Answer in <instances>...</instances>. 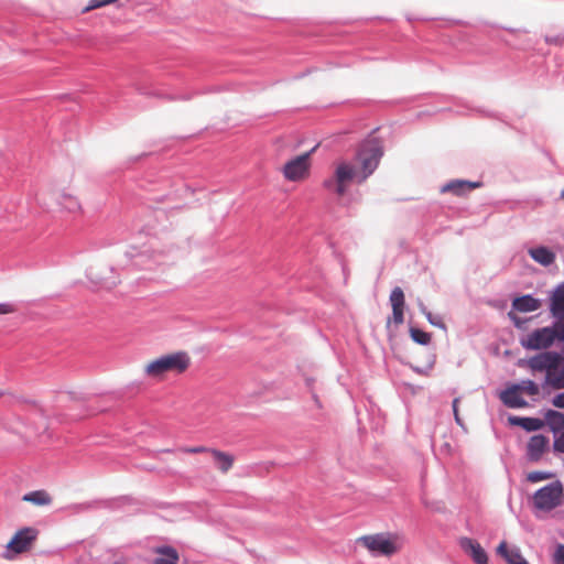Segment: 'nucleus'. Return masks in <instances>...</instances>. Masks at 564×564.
Masks as SVG:
<instances>
[{
	"mask_svg": "<svg viewBox=\"0 0 564 564\" xmlns=\"http://www.w3.org/2000/svg\"><path fill=\"white\" fill-rule=\"evenodd\" d=\"M563 484L560 480L547 484L533 495V506L538 510L551 511L561 503Z\"/></svg>",
	"mask_w": 564,
	"mask_h": 564,
	"instance_id": "nucleus-4",
	"label": "nucleus"
},
{
	"mask_svg": "<svg viewBox=\"0 0 564 564\" xmlns=\"http://www.w3.org/2000/svg\"><path fill=\"white\" fill-rule=\"evenodd\" d=\"M497 553L502 556L508 564H528L520 549L518 546L509 547L505 541L498 545Z\"/></svg>",
	"mask_w": 564,
	"mask_h": 564,
	"instance_id": "nucleus-14",
	"label": "nucleus"
},
{
	"mask_svg": "<svg viewBox=\"0 0 564 564\" xmlns=\"http://www.w3.org/2000/svg\"><path fill=\"white\" fill-rule=\"evenodd\" d=\"M529 366L532 370H535V371H543V370L547 371V365H546V361L544 360V352L532 357L529 360Z\"/></svg>",
	"mask_w": 564,
	"mask_h": 564,
	"instance_id": "nucleus-26",
	"label": "nucleus"
},
{
	"mask_svg": "<svg viewBox=\"0 0 564 564\" xmlns=\"http://www.w3.org/2000/svg\"><path fill=\"white\" fill-rule=\"evenodd\" d=\"M513 384L519 386L518 387L519 392H525L529 395H536L540 392L539 386L533 380H530V379H525L519 383H513Z\"/></svg>",
	"mask_w": 564,
	"mask_h": 564,
	"instance_id": "nucleus-23",
	"label": "nucleus"
},
{
	"mask_svg": "<svg viewBox=\"0 0 564 564\" xmlns=\"http://www.w3.org/2000/svg\"><path fill=\"white\" fill-rule=\"evenodd\" d=\"M541 304L540 299H536L531 294H525L518 296L512 301V308L521 313H529L539 310Z\"/></svg>",
	"mask_w": 564,
	"mask_h": 564,
	"instance_id": "nucleus-15",
	"label": "nucleus"
},
{
	"mask_svg": "<svg viewBox=\"0 0 564 564\" xmlns=\"http://www.w3.org/2000/svg\"><path fill=\"white\" fill-rule=\"evenodd\" d=\"M550 440L543 434H536L530 437L527 445V459L531 463L541 460L543 454L549 449Z\"/></svg>",
	"mask_w": 564,
	"mask_h": 564,
	"instance_id": "nucleus-9",
	"label": "nucleus"
},
{
	"mask_svg": "<svg viewBox=\"0 0 564 564\" xmlns=\"http://www.w3.org/2000/svg\"><path fill=\"white\" fill-rule=\"evenodd\" d=\"M383 155V147L377 138L365 140L357 152V159L361 164L362 175L358 177V183L365 182L378 167Z\"/></svg>",
	"mask_w": 564,
	"mask_h": 564,
	"instance_id": "nucleus-3",
	"label": "nucleus"
},
{
	"mask_svg": "<svg viewBox=\"0 0 564 564\" xmlns=\"http://www.w3.org/2000/svg\"><path fill=\"white\" fill-rule=\"evenodd\" d=\"M22 500L35 506H48L52 502L51 496L45 490L30 491L22 497Z\"/></svg>",
	"mask_w": 564,
	"mask_h": 564,
	"instance_id": "nucleus-19",
	"label": "nucleus"
},
{
	"mask_svg": "<svg viewBox=\"0 0 564 564\" xmlns=\"http://www.w3.org/2000/svg\"><path fill=\"white\" fill-rule=\"evenodd\" d=\"M545 42L549 44L557 43V37L545 36Z\"/></svg>",
	"mask_w": 564,
	"mask_h": 564,
	"instance_id": "nucleus-41",
	"label": "nucleus"
},
{
	"mask_svg": "<svg viewBox=\"0 0 564 564\" xmlns=\"http://www.w3.org/2000/svg\"><path fill=\"white\" fill-rule=\"evenodd\" d=\"M547 382L555 389L564 388V376H556L554 378L547 377Z\"/></svg>",
	"mask_w": 564,
	"mask_h": 564,
	"instance_id": "nucleus-35",
	"label": "nucleus"
},
{
	"mask_svg": "<svg viewBox=\"0 0 564 564\" xmlns=\"http://www.w3.org/2000/svg\"><path fill=\"white\" fill-rule=\"evenodd\" d=\"M482 186L481 182L466 181V180H451L441 187V193H451L455 196H465L471 191Z\"/></svg>",
	"mask_w": 564,
	"mask_h": 564,
	"instance_id": "nucleus-10",
	"label": "nucleus"
},
{
	"mask_svg": "<svg viewBox=\"0 0 564 564\" xmlns=\"http://www.w3.org/2000/svg\"><path fill=\"white\" fill-rule=\"evenodd\" d=\"M547 424L553 434L564 430V413L549 409L544 413V424Z\"/></svg>",
	"mask_w": 564,
	"mask_h": 564,
	"instance_id": "nucleus-18",
	"label": "nucleus"
},
{
	"mask_svg": "<svg viewBox=\"0 0 564 564\" xmlns=\"http://www.w3.org/2000/svg\"><path fill=\"white\" fill-rule=\"evenodd\" d=\"M158 553L163 555L154 560V564H177L178 553L172 546H161L158 549Z\"/></svg>",
	"mask_w": 564,
	"mask_h": 564,
	"instance_id": "nucleus-20",
	"label": "nucleus"
},
{
	"mask_svg": "<svg viewBox=\"0 0 564 564\" xmlns=\"http://www.w3.org/2000/svg\"><path fill=\"white\" fill-rule=\"evenodd\" d=\"M415 371H416L417 373H421V375H422V373H425V371H424V370H422L421 368H415Z\"/></svg>",
	"mask_w": 564,
	"mask_h": 564,
	"instance_id": "nucleus-42",
	"label": "nucleus"
},
{
	"mask_svg": "<svg viewBox=\"0 0 564 564\" xmlns=\"http://www.w3.org/2000/svg\"><path fill=\"white\" fill-rule=\"evenodd\" d=\"M555 339L564 341V322H554L552 326H545L533 330L527 338H522L520 344L529 350L546 349L551 347Z\"/></svg>",
	"mask_w": 564,
	"mask_h": 564,
	"instance_id": "nucleus-2",
	"label": "nucleus"
},
{
	"mask_svg": "<svg viewBox=\"0 0 564 564\" xmlns=\"http://www.w3.org/2000/svg\"><path fill=\"white\" fill-rule=\"evenodd\" d=\"M314 148L294 159L288 161L283 166V175L286 180L296 182L304 178L308 173L310 156Z\"/></svg>",
	"mask_w": 564,
	"mask_h": 564,
	"instance_id": "nucleus-6",
	"label": "nucleus"
},
{
	"mask_svg": "<svg viewBox=\"0 0 564 564\" xmlns=\"http://www.w3.org/2000/svg\"><path fill=\"white\" fill-rule=\"evenodd\" d=\"M117 0H91L89 4L85 8V11H89L96 8H100L107 4H110L112 2H116Z\"/></svg>",
	"mask_w": 564,
	"mask_h": 564,
	"instance_id": "nucleus-32",
	"label": "nucleus"
},
{
	"mask_svg": "<svg viewBox=\"0 0 564 564\" xmlns=\"http://www.w3.org/2000/svg\"><path fill=\"white\" fill-rule=\"evenodd\" d=\"M212 449L213 448H207V447H204V446H196V447H185L182 451L185 452V453L198 454V453H204V452H209L210 453Z\"/></svg>",
	"mask_w": 564,
	"mask_h": 564,
	"instance_id": "nucleus-38",
	"label": "nucleus"
},
{
	"mask_svg": "<svg viewBox=\"0 0 564 564\" xmlns=\"http://www.w3.org/2000/svg\"><path fill=\"white\" fill-rule=\"evenodd\" d=\"M390 303L392 308L394 307H404V293L401 288L395 286L390 294Z\"/></svg>",
	"mask_w": 564,
	"mask_h": 564,
	"instance_id": "nucleus-25",
	"label": "nucleus"
},
{
	"mask_svg": "<svg viewBox=\"0 0 564 564\" xmlns=\"http://www.w3.org/2000/svg\"><path fill=\"white\" fill-rule=\"evenodd\" d=\"M3 395V392L0 391V397Z\"/></svg>",
	"mask_w": 564,
	"mask_h": 564,
	"instance_id": "nucleus-44",
	"label": "nucleus"
},
{
	"mask_svg": "<svg viewBox=\"0 0 564 564\" xmlns=\"http://www.w3.org/2000/svg\"><path fill=\"white\" fill-rule=\"evenodd\" d=\"M459 545L471 556L475 564H488L487 553L477 541L470 538H462Z\"/></svg>",
	"mask_w": 564,
	"mask_h": 564,
	"instance_id": "nucleus-13",
	"label": "nucleus"
},
{
	"mask_svg": "<svg viewBox=\"0 0 564 564\" xmlns=\"http://www.w3.org/2000/svg\"><path fill=\"white\" fill-rule=\"evenodd\" d=\"M15 312L14 304L11 303H0V315L10 314Z\"/></svg>",
	"mask_w": 564,
	"mask_h": 564,
	"instance_id": "nucleus-37",
	"label": "nucleus"
},
{
	"mask_svg": "<svg viewBox=\"0 0 564 564\" xmlns=\"http://www.w3.org/2000/svg\"><path fill=\"white\" fill-rule=\"evenodd\" d=\"M392 321L395 325H400L404 322V307L392 308Z\"/></svg>",
	"mask_w": 564,
	"mask_h": 564,
	"instance_id": "nucleus-30",
	"label": "nucleus"
},
{
	"mask_svg": "<svg viewBox=\"0 0 564 564\" xmlns=\"http://www.w3.org/2000/svg\"><path fill=\"white\" fill-rule=\"evenodd\" d=\"M508 317L510 318V321L513 323V325L519 328V329H522L524 328V325L527 323V319L525 318H521L519 317L517 314H514L513 312H509L508 313Z\"/></svg>",
	"mask_w": 564,
	"mask_h": 564,
	"instance_id": "nucleus-31",
	"label": "nucleus"
},
{
	"mask_svg": "<svg viewBox=\"0 0 564 564\" xmlns=\"http://www.w3.org/2000/svg\"><path fill=\"white\" fill-rule=\"evenodd\" d=\"M555 475L552 471L535 470L527 475V480L530 482H538L553 478Z\"/></svg>",
	"mask_w": 564,
	"mask_h": 564,
	"instance_id": "nucleus-27",
	"label": "nucleus"
},
{
	"mask_svg": "<svg viewBox=\"0 0 564 564\" xmlns=\"http://www.w3.org/2000/svg\"><path fill=\"white\" fill-rule=\"evenodd\" d=\"M458 402H459V399H458V398H455V399L453 400V404H452V406H453V413H454L455 422H456L458 425L463 426V421H462V419H460V416H459V414H458Z\"/></svg>",
	"mask_w": 564,
	"mask_h": 564,
	"instance_id": "nucleus-36",
	"label": "nucleus"
},
{
	"mask_svg": "<svg viewBox=\"0 0 564 564\" xmlns=\"http://www.w3.org/2000/svg\"><path fill=\"white\" fill-rule=\"evenodd\" d=\"M554 563L564 564V544H558L554 552Z\"/></svg>",
	"mask_w": 564,
	"mask_h": 564,
	"instance_id": "nucleus-33",
	"label": "nucleus"
},
{
	"mask_svg": "<svg viewBox=\"0 0 564 564\" xmlns=\"http://www.w3.org/2000/svg\"><path fill=\"white\" fill-rule=\"evenodd\" d=\"M552 404H553L555 408L564 409V391H563V392H561V393H557V394L552 399Z\"/></svg>",
	"mask_w": 564,
	"mask_h": 564,
	"instance_id": "nucleus-39",
	"label": "nucleus"
},
{
	"mask_svg": "<svg viewBox=\"0 0 564 564\" xmlns=\"http://www.w3.org/2000/svg\"><path fill=\"white\" fill-rule=\"evenodd\" d=\"M419 308H420V312L426 316V314L431 313L427 307L424 305V303L422 301H419Z\"/></svg>",
	"mask_w": 564,
	"mask_h": 564,
	"instance_id": "nucleus-40",
	"label": "nucleus"
},
{
	"mask_svg": "<svg viewBox=\"0 0 564 564\" xmlns=\"http://www.w3.org/2000/svg\"><path fill=\"white\" fill-rule=\"evenodd\" d=\"M560 197L561 199H564V188L562 189Z\"/></svg>",
	"mask_w": 564,
	"mask_h": 564,
	"instance_id": "nucleus-43",
	"label": "nucleus"
},
{
	"mask_svg": "<svg viewBox=\"0 0 564 564\" xmlns=\"http://www.w3.org/2000/svg\"><path fill=\"white\" fill-rule=\"evenodd\" d=\"M355 176L354 166L343 162L336 167L334 176L325 180L323 185L326 189L343 196L346 193V183L352 181Z\"/></svg>",
	"mask_w": 564,
	"mask_h": 564,
	"instance_id": "nucleus-5",
	"label": "nucleus"
},
{
	"mask_svg": "<svg viewBox=\"0 0 564 564\" xmlns=\"http://www.w3.org/2000/svg\"><path fill=\"white\" fill-rule=\"evenodd\" d=\"M59 205L70 213L77 212L80 208L78 200L72 195L66 194L62 195V200L59 202Z\"/></svg>",
	"mask_w": 564,
	"mask_h": 564,
	"instance_id": "nucleus-24",
	"label": "nucleus"
},
{
	"mask_svg": "<svg viewBox=\"0 0 564 564\" xmlns=\"http://www.w3.org/2000/svg\"><path fill=\"white\" fill-rule=\"evenodd\" d=\"M362 544L372 553L390 556L397 552L393 541L384 533L365 535L360 538Z\"/></svg>",
	"mask_w": 564,
	"mask_h": 564,
	"instance_id": "nucleus-8",
	"label": "nucleus"
},
{
	"mask_svg": "<svg viewBox=\"0 0 564 564\" xmlns=\"http://www.w3.org/2000/svg\"><path fill=\"white\" fill-rule=\"evenodd\" d=\"M519 386L511 383L503 391L500 392L499 399L501 402L510 409H522L527 408L529 403L520 395L518 391Z\"/></svg>",
	"mask_w": 564,
	"mask_h": 564,
	"instance_id": "nucleus-12",
	"label": "nucleus"
},
{
	"mask_svg": "<svg viewBox=\"0 0 564 564\" xmlns=\"http://www.w3.org/2000/svg\"><path fill=\"white\" fill-rule=\"evenodd\" d=\"M509 423L514 426H520L527 432H534L544 426V420L538 417H521L511 415L508 419Z\"/></svg>",
	"mask_w": 564,
	"mask_h": 564,
	"instance_id": "nucleus-16",
	"label": "nucleus"
},
{
	"mask_svg": "<svg viewBox=\"0 0 564 564\" xmlns=\"http://www.w3.org/2000/svg\"><path fill=\"white\" fill-rule=\"evenodd\" d=\"M529 256L538 263L549 267L555 261V254L549 248L540 246L529 249Z\"/></svg>",
	"mask_w": 564,
	"mask_h": 564,
	"instance_id": "nucleus-17",
	"label": "nucleus"
},
{
	"mask_svg": "<svg viewBox=\"0 0 564 564\" xmlns=\"http://www.w3.org/2000/svg\"><path fill=\"white\" fill-rule=\"evenodd\" d=\"M426 319L429 321V323L435 327H438L441 329H446V325L445 323L443 322V318L442 316L440 315H434L432 313H429L426 314Z\"/></svg>",
	"mask_w": 564,
	"mask_h": 564,
	"instance_id": "nucleus-29",
	"label": "nucleus"
},
{
	"mask_svg": "<svg viewBox=\"0 0 564 564\" xmlns=\"http://www.w3.org/2000/svg\"><path fill=\"white\" fill-rule=\"evenodd\" d=\"M210 453L217 462L218 468L221 473H227L232 467L234 457L230 454L218 449H212Z\"/></svg>",
	"mask_w": 564,
	"mask_h": 564,
	"instance_id": "nucleus-21",
	"label": "nucleus"
},
{
	"mask_svg": "<svg viewBox=\"0 0 564 564\" xmlns=\"http://www.w3.org/2000/svg\"><path fill=\"white\" fill-rule=\"evenodd\" d=\"M410 336H411L412 340L419 345L426 346L431 343V334L426 333L420 328L411 327Z\"/></svg>",
	"mask_w": 564,
	"mask_h": 564,
	"instance_id": "nucleus-22",
	"label": "nucleus"
},
{
	"mask_svg": "<svg viewBox=\"0 0 564 564\" xmlns=\"http://www.w3.org/2000/svg\"><path fill=\"white\" fill-rule=\"evenodd\" d=\"M554 451L564 453V431L553 442Z\"/></svg>",
	"mask_w": 564,
	"mask_h": 564,
	"instance_id": "nucleus-34",
	"label": "nucleus"
},
{
	"mask_svg": "<svg viewBox=\"0 0 564 564\" xmlns=\"http://www.w3.org/2000/svg\"><path fill=\"white\" fill-rule=\"evenodd\" d=\"M550 312L556 323H564V281L551 293Z\"/></svg>",
	"mask_w": 564,
	"mask_h": 564,
	"instance_id": "nucleus-11",
	"label": "nucleus"
},
{
	"mask_svg": "<svg viewBox=\"0 0 564 564\" xmlns=\"http://www.w3.org/2000/svg\"><path fill=\"white\" fill-rule=\"evenodd\" d=\"M189 365L191 358L188 354L185 351H176L163 355L151 361L145 368V373L152 378H160L166 372L182 373Z\"/></svg>",
	"mask_w": 564,
	"mask_h": 564,
	"instance_id": "nucleus-1",
	"label": "nucleus"
},
{
	"mask_svg": "<svg viewBox=\"0 0 564 564\" xmlns=\"http://www.w3.org/2000/svg\"><path fill=\"white\" fill-rule=\"evenodd\" d=\"M36 538L37 530L34 528L25 527L18 530L6 546L7 553L21 554L29 551Z\"/></svg>",
	"mask_w": 564,
	"mask_h": 564,
	"instance_id": "nucleus-7",
	"label": "nucleus"
},
{
	"mask_svg": "<svg viewBox=\"0 0 564 564\" xmlns=\"http://www.w3.org/2000/svg\"><path fill=\"white\" fill-rule=\"evenodd\" d=\"M94 505L91 502H79L72 503L65 507V510L70 513H83L93 509Z\"/></svg>",
	"mask_w": 564,
	"mask_h": 564,
	"instance_id": "nucleus-28",
	"label": "nucleus"
}]
</instances>
